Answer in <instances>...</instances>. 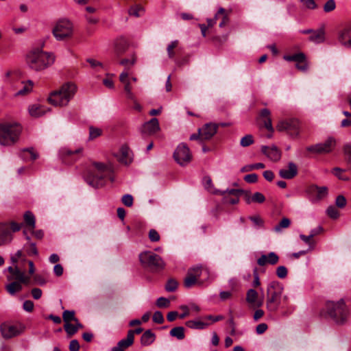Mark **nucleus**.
Wrapping results in <instances>:
<instances>
[{"label": "nucleus", "mask_w": 351, "mask_h": 351, "mask_svg": "<svg viewBox=\"0 0 351 351\" xmlns=\"http://www.w3.org/2000/svg\"><path fill=\"white\" fill-rule=\"evenodd\" d=\"M102 134V130L94 126L89 127V139L93 140Z\"/></svg>", "instance_id": "nucleus-44"}, {"label": "nucleus", "mask_w": 351, "mask_h": 351, "mask_svg": "<svg viewBox=\"0 0 351 351\" xmlns=\"http://www.w3.org/2000/svg\"><path fill=\"white\" fill-rule=\"evenodd\" d=\"M33 83L31 80L28 81L27 84H24L23 88L19 90L16 95H25L29 93L32 90Z\"/></svg>", "instance_id": "nucleus-47"}, {"label": "nucleus", "mask_w": 351, "mask_h": 351, "mask_svg": "<svg viewBox=\"0 0 351 351\" xmlns=\"http://www.w3.org/2000/svg\"><path fill=\"white\" fill-rule=\"evenodd\" d=\"M226 193L224 195H221L223 202L225 204H236L239 202V196L245 193L242 189H228L226 191Z\"/></svg>", "instance_id": "nucleus-15"}, {"label": "nucleus", "mask_w": 351, "mask_h": 351, "mask_svg": "<svg viewBox=\"0 0 351 351\" xmlns=\"http://www.w3.org/2000/svg\"><path fill=\"white\" fill-rule=\"evenodd\" d=\"M276 128L279 132L286 131L290 135L296 136L299 134V121L295 119L282 121L278 123Z\"/></svg>", "instance_id": "nucleus-11"}, {"label": "nucleus", "mask_w": 351, "mask_h": 351, "mask_svg": "<svg viewBox=\"0 0 351 351\" xmlns=\"http://www.w3.org/2000/svg\"><path fill=\"white\" fill-rule=\"evenodd\" d=\"M243 179L247 183H256L258 181V176L256 173H250L245 175Z\"/></svg>", "instance_id": "nucleus-64"}, {"label": "nucleus", "mask_w": 351, "mask_h": 351, "mask_svg": "<svg viewBox=\"0 0 351 351\" xmlns=\"http://www.w3.org/2000/svg\"><path fill=\"white\" fill-rule=\"evenodd\" d=\"M204 186L210 193L215 195H224L226 191H222L215 189L212 179L210 176H205L203 178Z\"/></svg>", "instance_id": "nucleus-28"}, {"label": "nucleus", "mask_w": 351, "mask_h": 351, "mask_svg": "<svg viewBox=\"0 0 351 351\" xmlns=\"http://www.w3.org/2000/svg\"><path fill=\"white\" fill-rule=\"evenodd\" d=\"M218 125L216 123H206L202 128H199V132L202 134V139L204 141L210 140L217 132Z\"/></svg>", "instance_id": "nucleus-20"}, {"label": "nucleus", "mask_w": 351, "mask_h": 351, "mask_svg": "<svg viewBox=\"0 0 351 351\" xmlns=\"http://www.w3.org/2000/svg\"><path fill=\"white\" fill-rule=\"evenodd\" d=\"M26 61L32 69L39 71L52 65L55 62V56L53 53L38 49L32 50L27 54Z\"/></svg>", "instance_id": "nucleus-4"}, {"label": "nucleus", "mask_w": 351, "mask_h": 351, "mask_svg": "<svg viewBox=\"0 0 351 351\" xmlns=\"http://www.w3.org/2000/svg\"><path fill=\"white\" fill-rule=\"evenodd\" d=\"M128 48V42L125 39H120L115 43L114 52L117 56H120L127 51Z\"/></svg>", "instance_id": "nucleus-30"}, {"label": "nucleus", "mask_w": 351, "mask_h": 351, "mask_svg": "<svg viewBox=\"0 0 351 351\" xmlns=\"http://www.w3.org/2000/svg\"><path fill=\"white\" fill-rule=\"evenodd\" d=\"M335 204L337 207L343 208L346 205V199L343 195H338L335 200Z\"/></svg>", "instance_id": "nucleus-61"}, {"label": "nucleus", "mask_w": 351, "mask_h": 351, "mask_svg": "<svg viewBox=\"0 0 351 351\" xmlns=\"http://www.w3.org/2000/svg\"><path fill=\"white\" fill-rule=\"evenodd\" d=\"M12 235L7 223H0V245L10 243Z\"/></svg>", "instance_id": "nucleus-25"}, {"label": "nucleus", "mask_w": 351, "mask_h": 351, "mask_svg": "<svg viewBox=\"0 0 351 351\" xmlns=\"http://www.w3.org/2000/svg\"><path fill=\"white\" fill-rule=\"evenodd\" d=\"M325 311L328 317L338 325L344 324L349 316V309L343 299L337 302L327 301Z\"/></svg>", "instance_id": "nucleus-3"}, {"label": "nucleus", "mask_w": 351, "mask_h": 351, "mask_svg": "<svg viewBox=\"0 0 351 351\" xmlns=\"http://www.w3.org/2000/svg\"><path fill=\"white\" fill-rule=\"evenodd\" d=\"M261 152L268 158L274 162L278 161L281 158V152L274 145L271 147L263 145Z\"/></svg>", "instance_id": "nucleus-21"}, {"label": "nucleus", "mask_w": 351, "mask_h": 351, "mask_svg": "<svg viewBox=\"0 0 351 351\" xmlns=\"http://www.w3.org/2000/svg\"><path fill=\"white\" fill-rule=\"evenodd\" d=\"M121 152V156L120 158V161L125 165L130 164L131 162V159H128V148L127 147H122Z\"/></svg>", "instance_id": "nucleus-50"}, {"label": "nucleus", "mask_w": 351, "mask_h": 351, "mask_svg": "<svg viewBox=\"0 0 351 351\" xmlns=\"http://www.w3.org/2000/svg\"><path fill=\"white\" fill-rule=\"evenodd\" d=\"M300 238L307 245H308L309 248L308 250H312L314 249L315 243L313 241V238L310 237V234L308 236H306L304 234H300Z\"/></svg>", "instance_id": "nucleus-52"}, {"label": "nucleus", "mask_w": 351, "mask_h": 351, "mask_svg": "<svg viewBox=\"0 0 351 351\" xmlns=\"http://www.w3.org/2000/svg\"><path fill=\"white\" fill-rule=\"evenodd\" d=\"M121 200L123 204L128 207H131L133 205L134 199L133 197L130 194L124 195L122 197Z\"/></svg>", "instance_id": "nucleus-57"}, {"label": "nucleus", "mask_w": 351, "mask_h": 351, "mask_svg": "<svg viewBox=\"0 0 351 351\" xmlns=\"http://www.w3.org/2000/svg\"><path fill=\"white\" fill-rule=\"evenodd\" d=\"M306 58L305 54L302 52L294 53L293 55H286L284 56V59L285 60L288 62H295L296 63L303 62Z\"/></svg>", "instance_id": "nucleus-35"}, {"label": "nucleus", "mask_w": 351, "mask_h": 351, "mask_svg": "<svg viewBox=\"0 0 351 351\" xmlns=\"http://www.w3.org/2000/svg\"><path fill=\"white\" fill-rule=\"evenodd\" d=\"M64 328L69 337H72L77 332L75 325L70 323L65 324Z\"/></svg>", "instance_id": "nucleus-49"}, {"label": "nucleus", "mask_w": 351, "mask_h": 351, "mask_svg": "<svg viewBox=\"0 0 351 351\" xmlns=\"http://www.w3.org/2000/svg\"><path fill=\"white\" fill-rule=\"evenodd\" d=\"M82 152V149L81 148L75 150H71L69 148H62L60 151V156L63 162L71 164L79 158Z\"/></svg>", "instance_id": "nucleus-14"}, {"label": "nucleus", "mask_w": 351, "mask_h": 351, "mask_svg": "<svg viewBox=\"0 0 351 351\" xmlns=\"http://www.w3.org/2000/svg\"><path fill=\"white\" fill-rule=\"evenodd\" d=\"M153 322L161 324L164 322V317L162 313L160 311H156L152 317Z\"/></svg>", "instance_id": "nucleus-58"}, {"label": "nucleus", "mask_w": 351, "mask_h": 351, "mask_svg": "<svg viewBox=\"0 0 351 351\" xmlns=\"http://www.w3.org/2000/svg\"><path fill=\"white\" fill-rule=\"evenodd\" d=\"M326 40V32L324 26L315 29L313 33L308 37V40L315 44L323 43Z\"/></svg>", "instance_id": "nucleus-24"}, {"label": "nucleus", "mask_w": 351, "mask_h": 351, "mask_svg": "<svg viewBox=\"0 0 351 351\" xmlns=\"http://www.w3.org/2000/svg\"><path fill=\"white\" fill-rule=\"evenodd\" d=\"M160 130L159 121L156 118H152L145 123L141 128V132L143 135H152Z\"/></svg>", "instance_id": "nucleus-16"}, {"label": "nucleus", "mask_w": 351, "mask_h": 351, "mask_svg": "<svg viewBox=\"0 0 351 351\" xmlns=\"http://www.w3.org/2000/svg\"><path fill=\"white\" fill-rule=\"evenodd\" d=\"M203 274L208 276V270L199 266L189 269L183 282L184 287L189 289L199 283V278Z\"/></svg>", "instance_id": "nucleus-9"}, {"label": "nucleus", "mask_w": 351, "mask_h": 351, "mask_svg": "<svg viewBox=\"0 0 351 351\" xmlns=\"http://www.w3.org/2000/svg\"><path fill=\"white\" fill-rule=\"evenodd\" d=\"M208 324L201 320H189L186 322V326L191 329L202 330L208 326Z\"/></svg>", "instance_id": "nucleus-32"}, {"label": "nucleus", "mask_w": 351, "mask_h": 351, "mask_svg": "<svg viewBox=\"0 0 351 351\" xmlns=\"http://www.w3.org/2000/svg\"><path fill=\"white\" fill-rule=\"evenodd\" d=\"M52 33L57 40L69 39L73 36V23L66 19H60L56 22Z\"/></svg>", "instance_id": "nucleus-8"}, {"label": "nucleus", "mask_w": 351, "mask_h": 351, "mask_svg": "<svg viewBox=\"0 0 351 351\" xmlns=\"http://www.w3.org/2000/svg\"><path fill=\"white\" fill-rule=\"evenodd\" d=\"M5 289L10 295H14L16 292L21 291L22 285L16 280L7 285Z\"/></svg>", "instance_id": "nucleus-37"}, {"label": "nucleus", "mask_w": 351, "mask_h": 351, "mask_svg": "<svg viewBox=\"0 0 351 351\" xmlns=\"http://www.w3.org/2000/svg\"><path fill=\"white\" fill-rule=\"evenodd\" d=\"M169 334L171 337H176L178 340H182L185 337L184 328L182 326H177L173 328Z\"/></svg>", "instance_id": "nucleus-36"}, {"label": "nucleus", "mask_w": 351, "mask_h": 351, "mask_svg": "<svg viewBox=\"0 0 351 351\" xmlns=\"http://www.w3.org/2000/svg\"><path fill=\"white\" fill-rule=\"evenodd\" d=\"M287 269L285 266H279L276 269V275L280 278H285L287 276Z\"/></svg>", "instance_id": "nucleus-59"}, {"label": "nucleus", "mask_w": 351, "mask_h": 351, "mask_svg": "<svg viewBox=\"0 0 351 351\" xmlns=\"http://www.w3.org/2000/svg\"><path fill=\"white\" fill-rule=\"evenodd\" d=\"M1 334L5 339H10L21 334V330L16 326L3 323L0 327Z\"/></svg>", "instance_id": "nucleus-19"}, {"label": "nucleus", "mask_w": 351, "mask_h": 351, "mask_svg": "<svg viewBox=\"0 0 351 351\" xmlns=\"http://www.w3.org/2000/svg\"><path fill=\"white\" fill-rule=\"evenodd\" d=\"M266 308L271 315H276L278 311L282 316H288L291 315L295 308L290 304L287 295L271 300H266Z\"/></svg>", "instance_id": "nucleus-7"}, {"label": "nucleus", "mask_w": 351, "mask_h": 351, "mask_svg": "<svg viewBox=\"0 0 351 351\" xmlns=\"http://www.w3.org/2000/svg\"><path fill=\"white\" fill-rule=\"evenodd\" d=\"M149 239L152 242H158L160 241V237L155 229H151L149 232Z\"/></svg>", "instance_id": "nucleus-56"}, {"label": "nucleus", "mask_w": 351, "mask_h": 351, "mask_svg": "<svg viewBox=\"0 0 351 351\" xmlns=\"http://www.w3.org/2000/svg\"><path fill=\"white\" fill-rule=\"evenodd\" d=\"M335 144L334 138H328L324 143L307 147L306 150L315 154L328 153L334 149Z\"/></svg>", "instance_id": "nucleus-12"}, {"label": "nucleus", "mask_w": 351, "mask_h": 351, "mask_svg": "<svg viewBox=\"0 0 351 351\" xmlns=\"http://www.w3.org/2000/svg\"><path fill=\"white\" fill-rule=\"evenodd\" d=\"M26 153H28L29 155H30V158L31 160H35L36 159L38 158V154L37 153H36L34 151V149L33 148H27V149H24L23 150V154H22V157L24 158V159H26L27 157L25 156V154Z\"/></svg>", "instance_id": "nucleus-53"}, {"label": "nucleus", "mask_w": 351, "mask_h": 351, "mask_svg": "<svg viewBox=\"0 0 351 351\" xmlns=\"http://www.w3.org/2000/svg\"><path fill=\"white\" fill-rule=\"evenodd\" d=\"M62 319L65 324L69 323L71 321L77 322V319L75 317L73 311H64L62 313Z\"/></svg>", "instance_id": "nucleus-41"}, {"label": "nucleus", "mask_w": 351, "mask_h": 351, "mask_svg": "<svg viewBox=\"0 0 351 351\" xmlns=\"http://www.w3.org/2000/svg\"><path fill=\"white\" fill-rule=\"evenodd\" d=\"M136 56L132 54L130 58H123L120 61V64L125 66V70H130L136 62Z\"/></svg>", "instance_id": "nucleus-40"}, {"label": "nucleus", "mask_w": 351, "mask_h": 351, "mask_svg": "<svg viewBox=\"0 0 351 351\" xmlns=\"http://www.w3.org/2000/svg\"><path fill=\"white\" fill-rule=\"evenodd\" d=\"M260 119H261L263 126L270 132V134L267 135V138H271L272 137V134L274 131V129L272 126L271 119V112L267 109L264 108L260 112Z\"/></svg>", "instance_id": "nucleus-18"}, {"label": "nucleus", "mask_w": 351, "mask_h": 351, "mask_svg": "<svg viewBox=\"0 0 351 351\" xmlns=\"http://www.w3.org/2000/svg\"><path fill=\"white\" fill-rule=\"evenodd\" d=\"M283 290V286L280 282L278 281L270 282L267 287L266 300L274 301V298H281Z\"/></svg>", "instance_id": "nucleus-13"}, {"label": "nucleus", "mask_w": 351, "mask_h": 351, "mask_svg": "<svg viewBox=\"0 0 351 351\" xmlns=\"http://www.w3.org/2000/svg\"><path fill=\"white\" fill-rule=\"evenodd\" d=\"M77 89V86L74 83L66 82L49 94L48 101L54 106H66L73 98Z\"/></svg>", "instance_id": "nucleus-2"}, {"label": "nucleus", "mask_w": 351, "mask_h": 351, "mask_svg": "<svg viewBox=\"0 0 351 351\" xmlns=\"http://www.w3.org/2000/svg\"><path fill=\"white\" fill-rule=\"evenodd\" d=\"M344 152L346 155L348 165L351 169V145L348 144L344 146Z\"/></svg>", "instance_id": "nucleus-60"}, {"label": "nucleus", "mask_w": 351, "mask_h": 351, "mask_svg": "<svg viewBox=\"0 0 351 351\" xmlns=\"http://www.w3.org/2000/svg\"><path fill=\"white\" fill-rule=\"evenodd\" d=\"M49 108L42 105L34 104L29 108V112L32 117H39L44 115Z\"/></svg>", "instance_id": "nucleus-26"}, {"label": "nucleus", "mask_w": 351, "mask_h": 351, "mask_svg": "<svg viewBox=\"0 0 351 351\" xmlns=\"http://www.w3.org/2000/svg\"><path fill=\"white\" fill-rule=\"evenodd\" d=\"M338 41L346 48H351V25H348L338 33Z\"/></svg>", "instance_id": "nucleus-17"}, {"label": "nucleus", "mask_w": 351, "mask_h": 351, "mask_svg": "<svg viewBox=\"0 0 351 351\" xmlns=\"http://www.w3.org/2000/svg\"><path fill=\"white\" fill-rule=\"evenodd\" d=\"M179 45V41L178 40H173L171 42V43L167 47V51L168 54V57L170 59H174L176 56V52L174 51L175 49L178 48Z\"/></svg>", "instance_id": "nucleus-39"}, {"label": "nucleus", "mask_w": 351, "mask_h": 351, "mask_svg": "<svg viewBox=\"0 0 351 351\" xmlns=\"http://www.w3.org/2000/svg\"><path fill=\"white\" fill-rule=\"evenodd\" d=\"M279 256L275 252H269L268 254H263L257 260V263L260 266H264L266 264L274 265L278 263Z\"/></svg>", "instance_id": "nucleus-22"}, {"label": "nucleus", "mask_w": 351, "mask_h": 351, "mask_svg": "<svg viewBox=\"0 0 351 351\" xmlns=\"http://www.w3.org/2000/svg\"><path fill=\"white\" fill-rule=\"evenodd\" d=\"M254 143V138L251 134H247L241 138L240 141L241 146L245 147H248Z\"/></svg>", "instance_id": "nucleus-46"}, {"label": "nucleus", "mask_w": 351, "mask_h": 351, "mask_svg": "<svg viewBox=\"0 0 351 351\" xmlns=\"http://www.w3.org/2000/svg\"><path fill=\"white\" fill-rule=\"evenodd\" d=\"M113 169L110 165L100 162H93L88 167L85 180L90 186L98 189L105 184V179L114 181Z\"/></svg>", "instance_id": "nucleus-1"}, {"label": "nucleus", "mask_w": 351, "mask_h": 351, "mask_svg": "<svg viewBox=\"0 0 351 351\" xmlns=\"http://www.w3.org/2000/svg\"><path fill=\"white\" fill-rule=\"evenodd\" d=\"M142 267L152 272H159L165 267V263L158 254L152 251H145L139 254Z\"/></svg>", "instance_id": "nucleus-6"}, {"label": "nucleus", "mask_w": 351, "mask_h": 351, "mask_svg": "<svg viewBox=\"0 0 351 351\" xmlns=\"http://www.w3.org/2000/svg\"><path fill=\"white\" fill-rule=\"evenodd\" d=\"M22 128L17 123H0V144L12 145L15 143L21 133Z\"/></svg>", "instance_id": "nucleus-5"}, {"label": "nucleus", "mask_w": 351, "mask_h": 351, "mask_svg": "<svg viewBox=\"0 0 351 351\" xmlns=\"http://www.w3.org/2000/svg\"><path fill=\"white\" fill-rule=\"evenodd\" d=\"M245 201L247 204H250L252 202H256L258 204L263 203L265 201V197L264 195L260 192L254 193L251 197L250 196V193H245Z\"/></svg>", "instance_id": "nucleus-29"}, {"label": "nucleus", "mask_w": 351, "mask_h": 351, "mask_svg": "<svg viewBox=\"0 0 351 351\" xmlns=\"http://www.w3.org/2000/svg\"><path fill=\"white\" fill-rule=\"evenodd\" d=\"M327 215L333 219H336L339 217V210L334 206H330L326 210Z\"/></svg>", "instance_id": "nucleus-51"}, {"label": "nucleus", "mask_w": 351, "mask_h": 351, "mask_svg": "<svg viewBox=\"0 0 351 351\" xmlns=\"http://www.w3.org/2000/svg\"><path fill=\"white\" fill-rule=\"evenodd\" d=\"M258 298V293L253 289H250L247 291L246 294V301L250 304H256L257 306H261L263 304V302L260 301L256 303Z\"/></svg>", "instance_id": "nucleus-31"}, {"label": "nucleus", "mask_w": 351, "mask_h": 351, "mask_svg": "<svg viewBox=\"0 0 351 351\" xmlns=\"http://www.w3.org/2000/svg\"><path fill=\"white\" fill-rule=\"evenodd\" d=\"M24 221L25 224L29 227L31 230H34L36 225L35 217L30 211H26L24 214Z\"/></svg>", "instance_id": "nucleus-34"}, {"label": "nucleus", "mask_w": 351, "mask_h": 351, "mask_svg": "<svg viewBox=\"0 0 351 351\" xmlns=\"http://www.w3.org/2000/svg\"><path fill=\"white\" fill-rule=\"evenodd\" d=\"M24 273L23 271H21L16 266V269H14V272L12 274V276H8V280H18L21 277V276Z\"/></svg>", "instance_id": "nucleus-63"}, {"label": "nucleus", "mask_w": 351, "mask_h": 351, "mask_svg": "<svg viewBox=\"0 0 351 351\" xmlns=\"http://www.w3.org/2000/svg\"><path fill=\"white\" fill-rule=\"evenodd\" d=\"M156 305L159 308H167L170 305V301L166 298L160 297L156 300Z\"/></svg>", "instance_id": "nucleus-54"}, {"label": "nucleus", "mask_w": 351, "mask_h": 351, "mask_svg": "<svg viewBox=\"0 0 351 351\" xmlns=\"http://www.w3.org/2000/svg\"><path fill=\"white\" fill-rule=\"evenodd\" d=\"M178 286V283L176 280L169 279L165 285V290L168 292H173L177 289Z\"/></svg>", "instance_id": "nucleus-48"}, {"label": "nucleus", "mask_w": 351, "mask_h": 351, "mask_svg": "<svg viewBox=\"0 0 351 351\" xmlns=\"http://www.w3.org/2000/svg\"><path fill=\"white\" fill-rule=\"evenodd\" d=\"M156 340V335L151 330H145L141 337V344L143 346H148Z\"/></svg>", "instance_id": "nucleus-27"}, {"label": "nucleus", "mask_w": 351, "mask_h": 351, "mask_svg": "<svg viewBox=\"0 0 351 351\" xmlns=\"http://www.w3.org/2000/svg\"><path fill=\"white\" fill-rule=\"evenodd\" d=\"M265 165L262 162H258L255 164L252 165H247L244 167H243L241 169V172H247L251 171L254 169H263L265 168Z\"/></svg>", "instance_id": "nucleus-42"}, {"label": "nucleus", "mask_w": 351, "mask_h": 351, "mask_svg": "<svg viewBox=\"0 0 351 351\" xmlns=\"http://www.w3.org/2000/svg\"><path fill=\"white\" fill-rule=\"evenodd\" d=\"M336 8L335 0H328L324 5V10L325 12H330L333 11Z\"/></svg>", "instance_id": "nucleus-55"}, {"label": "nucleus", "mask_w": 351, "mask_h": 351, "mask_svg": "<svg viewBox=\"0 0 351 351\" xmlns=\"http://www.w3.org/2000/svg\"><path fill=\"white\" fill-rule=\"evenodd\" d=\"M133 343H134V339L132 338V337H130V335L127 334L126 338L120 340L118 342L117 345H119V347H121L122 348L125 349V348H129Z\"/></svg>", "instance_id": "nucleus-43"}, {"label": "nucleus", "mask_w": 351, "mask_h": 351, "mask_svg": "<svg viewBox=\"0 0 351 351\" xmlns=\"http://www.w3.org/2000/svg\"><path fill=\"white\" fill-rule=\"evenodd\" d=\"M173 158L180 165H187L192 160V154L188 145L184 143L178 145L174 151Z\"/></svg>", "instance_id": "nucleus-10"}, {"label": "nucleus", "mask_w": 351, "mask_h": 351, "mask_svg": "<svg viewBox=\"0 0 351 351\" xmlns=\"http://www.w3.org/2000/svg\"><path fill=\"white\" fill-rule=\"evenodd\" d=\"M221 21L219 24V27L222 28L226 27L230 22V19L228 16V14L227 13L226 10H225V12L221 15Z\"/></svg>", "instance_id": "nucleus-62"}, {"label": "nucleus", "mask_w": 351, "mask_h": 351, "mask_svg": "<svg viewBox=\"0 0 351 351\" xmlns=\"http://www.w3.org/2000/svg\"><path fill=\"white\" fill-rule=\"evenodd\" d=\"M309 191L312 193H316L319 199H322L327 195L328 189L326 186H318L312 185L309 187Z\"/></svg>", "instance_id": "nucleus-33"}, {"label": "nucleus", "mask_w": 351, "mask_h": 351, "mask_svg": "<svg viewBox=\"0 0 351 351\" xmlns=\"http://www.w3.org/2000/svg\"><path fill=\"white\" fill-rule=\"evenodd\" d=\"M24 248L25 249V251L29 256H38V252L35 243H32L31 241L27 242L24 245Z\"/></svg>", "instance_id": "nucleus-38"}, {"label": "nucleus", "mask_w": 351, "mask_h": 351, "mask_svg": "<svg viewBox=\"0 0 351 351\" xmlns=\"http://www.w3.org/2000/svg\"><path fill=\"white\" fill-rule=\"evenodd\" d=\"M291 224V221L287 217H284L281 219L279 223L275 226L274 230L276 232L280 231L282 228H287Z\"/></svg>", "instance_id": "nucleus-45"}, {"label": "nucleus", "mask_w": 351, "mask_h": 351, "mask_svg": "<svg viewBox=\"0 0 351 351\" xmlns=\"http://www.w3.org/2000/svg\"><path fill=\"white\" fill-rule=\"evenodd\" d=\"M298 174V167L293 162L288 163V169H282L279 171V176L287 180H291L295 177Z\"/></svg>", "instance_id": "nucleus-23"}]
</instances>
